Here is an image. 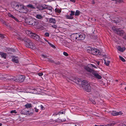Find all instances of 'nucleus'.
<instances>
[{
	"label": "nucleus",
	"instance_id": "f257e3e1",
	"mask_svg": "<svg viewBox=\"0 0 126 126\" xmlns=\"http://www.w3.org/2000/svg\"><path fill=\"white\" fill-rule=\"evenodd\" d=\"M23 41L25 43V46L26 47H30L33 49H35L36 48L35 45L27 38H24L23 39Z\"/></svg>",
	"mask_w": 126,
	"mask_h": 126
},
{
	"label": "nucleus",
	"instance_id": "f03ea898",
	"mask_svg": "<svg viewBox=\"0 0 126 126\" xmlns=\"http://www.w3.org/2000/svg\"><path fill=\"white\" fill-rule=\"evenodd\" d=\"M81 86L83 90L86 92H90L91 90V87L90 84L86 80L82 81Z\"/></svg>",
	"mask_w": 126,
	"mask_h": 126
},
{
	"label": "nucleus",
	"instance_id": "7ed1b4c3",
	"mask_svg": "<svg viewBox=\"0 0 126 126\" xmlns=\"http://www.w3.org/2000/svg\"><path fill=\"white\" fill-rule=\"evenodd\" d=\"M26 33L31 38L34 39L36 40L41 42L39 36L35 33L32 32L30 31L26 30L25 31Z\"/></svg>",
	"mask_w": 126,
	"mask_h": 126
},
{
	"label": "nucleus",
	"instance_id": "20e7f679",
	"mask_svg": "<svg viewBox=\"0 0 126 126\" xmlns=\"http://www.w3.org/2000/svg\"><path fill=\"white\" fill-rule=\"evenodd\" d=\"M74 40H81L85 39V35L82 33H76L73 35Z\"/></svg>",
	"mask_w": 126,
	"mask_h": 126
},
{
	"label": "nucleus",
	"instance_id": "39448f33",
	"mask_svg": "<svg viewBox=\"0 0 126 126\" xmlns=\"http://www.w3.org/2000/svg\"><path fill=\"white\" fill-rule=\"evenodd\" d=\"M112 29L113 31L118 35L122 36L124 33V31L122 30H120L119 29H116L115 27L113 26L112 27Z\"/></svg>",
	"mask_w": 126,
	"mask_h": 126
},
{
	"label": "nucleus",
	"instance_id": "423d86ee",
	"mask_svg": "<svg viewBox=\"0 0 126 126\" xmlns=\"http://www.w3.org/2000/svg\"><path fill=\"white\" fill-rule=\"evenodd\" d=\"M20 4L18 2L13 1L12 2L11 6L13 8L15 9H18L19 7Z\"/></svg>",
	"mask_w": 126,
	"mask_h": 126
},
{
	"label": "nucleus",
	"instance_id": "0eeeda50",
	"mask_svg": "<svg viewBox=\"0 0 126 126\" xmlns=\"http://www.w3.org/2000/svg\"><path fill=\"white\" fill-rule=\"evenodd\" d=\"M21 7L20 9L19 12L22 13H26L28 12V10L26 7L22 4H20L19 7Z\"/></svg>",
	"mask_w": 126,
	"mask_h": 126
},
{
	"label": "nucleus",
	"instance_id": "6e6552de",
	"mask_svg": "<svg viewBox=\"0 0 126 126\" xmlns=\"http://www.w3.org/2000/svg\"><path fill=\"white\" fill-rule=\"evenodd\" d=\"M92 54L94 55H97L99 54L100 53L99 50L94 48H93L92 49Z\"/></svg>",
	"mask_w": 126,
	"mask_h": 126
},
{
	"label": "nucleus",
	"instance_id": "1a4fd4ad",
	"mask_svg": "<svg viewBox=\"0 0 126 126\" xmlns=\"http://www.w3.org/2000/svg\"><path fill=\"white\" fill-rule=\"evenodd\" d=\"M92 74L94 76V77L97 79H100L102 78L101 76L99 75L97 72L95 71H93Z\"/></svg>",
	"mask_w": 126,
	"mask_h": 126
},
{
	"label": "nucleus",
	"instance_id": "9d476101",
	"mask_svg": "<svg viewBox=\"0 0 126 126\" xmlns=\"http://www.w3.org/2000/svg\"><path fill=\"white\" fill-rule=\"evenodd\" d=\"M25 77L21 75L19 76L18 79H14V80L16 81H19L20 82H22L24 80Z\"/></svg>",
	"mask_w": 126,
	"mask_h": 126
},
{
	"label": "nucleus",
	"instance_id": "9b49d317",
	"mask_svg": "<svg viewBox=\"0 0 126 126\" xmlns=\"http://www.w3.org/2000/svg\"><path fill=\"white\" fill-rule=\"evenodd\" d=\"M73 81L77 84L79 85V86H80L81 85L82 82L81 80L78 78H76L74 79Z\"/></svg>",
	"mask_w": 126,
	"mask_h": 126
},
{
	"label": "nucleus",
	"instance_id": "f8f14e48",
	"mask_svg": "<svg viewBox=\"0 0 126 126\" xmlns=\"http://www.w3.org/2000/svg\"><path fill=\"white\" fill-rule=\"evenodd\" d=\"M6 77L7 75L5 74H1L0 75V80H9V79L7 78H6Z\"/></svg>",
	"mask_w": 126,
	"mask_h": 126
},
{
	"label": "nucleus",
	"instance_id": "ddd939ff",
	"mask_svg": "<svg viewBox=\"0 0 126 126\" xmlns=\"http://www.w3.org/2000/svg\"><path fill=\"white\" fill-rule=\"evenodd\" d=\"M122 114V113L121 111L119 112L115 111H113L111 113V114L113 116H116Z\"/></svg>",
	"mask_w": 126,
	"mask_h": 126
},
{
	"label": "nucleus",
	"instance_id": "4468645a",
	"mask_svg": "<svg viewBox=\"0 0 126 126\" xmlns=\"http://www.w3.org/2000/svg\"><path fill=\"white\" fill-rule=\"evenodd\" d=\"M8 16H9L10 17L14 19L17 22H19V21L18 19L16 18L15 16L11 14V13H8Z\"/></svg>",
	"mask_w": 126,
	"mask_h": 126
},
{
	"label": "nucleus",
	"instance_id": "2eb2a0df",
	"mask_svg": "<svg viewBox=\"0 0 126 126\" xmlns=\"http://www.w3.org/2000/svg\"><path fill=\"white\" fill-rule=\"evenodd\" d=\"M41 57L44 58H47V60L49 62L52 63L53 62V61L50 58H48V57L46 55H41Z\"/></svg>",
	"mask_w": 126,
	"mask_h": 126
},
{
	"label": "nucleus",
	"instance_id": "dca6fc26",
	"mask_svg": "<svg viewBox=\"0 0 126 126\" xmlns=\"http://www.w3.org/2000/svg\"><path fill=\"white\" fill-rule=\"evenodd\" d=\"M11 57L12 58V61L13 62L16 63H18V60L16 57L13 56H12Z\"/></svg>",
	"mask_w": 126,
	"mask_h": 126
},
{
	"label": "nucleus",
	"instance_id": "f3484780",
	"mask_svg": "<svg viewBox=\"0 0 126 126\" xmlns=\"http://www.w3.org/2000/svg\"><path fill=\"white\" fill-rule=\"evenodd\" d=\"M49 22L50 23L55 24L56 23V21L55 19L50 18L49 19Z\"/></svg>",
	"mask_w": 126,
	"mask_h": 126
},
{
	"label": "nucleus",
	"instance_id": "a211bd4d",
	"mask_svg": "<svg viewBox=\"0 0 126 126\" xmlns=\"http://www.w3.org/2000/svg\"><path fill=\"white\" fill-rule=\"evenodd\" d=\"M121 52H122L125 50V47H121L120 46H118L117 48Z\"/></svg>",
	"mask_w": 126,
	"mask_h": 126
},
{
	"label": "nucleus",
	"instance_id": "6ab92c4d",
	"mask_svg": "<svg viewBox=\"0 0 126 126\" xmlns=\"http://www.w3.org/2000/svg\"><path fill=\"white\" fill-rule=\"evenodd\" d=\"M24 106L25 108L27 109H29L32 107V105L31 103H27L26 104L24 105Z\"/></svg>",
	"mask_w": 126,
	"mask_h": 126
},
{
	"label": "nucleus",
	"instance_id": "aec40b11",
	"mask_svg": "<svg viewBox=\"0 0 126 126\" xmlns=\"http://www.w3.org/2000/svg\"><path fill=\"white\" fill-rule=\"evenodd\" d=\"M85 69L87 71L90 73H92L94 71V70H93L92 69H91L87 66H86L85 68Z\"/></svg>",
	"mask_w": 126,
	"mask_h": 126
},
{
	"label": "nucleus",
	"instance_id": "412c9836",
	"mask_svg": "<svg viewBox=\"0 0 126 126\" xmlns=\"http://www.w3.org/2000/svg\"><path fill=\"white\" fill-rule=\"evenodd\" d=\"M93 47H89L88 49H87V52L90 53H92V49Z\"/></svg>",
	"mask_w": 126,
	"mask_h": 126
},
{
	"label": "nucleus",
	"instance_id": "4be33fe9",
	"mask_svg": "<svg viewBox=\"0 0 126 126\" xmlns=\"http://www.w3.org/2000/svg\"><path fill=\"white\" fill-rule=\"evenodd\" d=\"M35 17L36 18L38 19H41L43 18V16L40 14H36Z\"/></svg>",
	"mask_w": 126,
	"mask_h": 126
},
{
	"label": "nucleus",
	"instance_id": "5701e85b",
	"mask_svg": "<svg viewBox=\"0 0 126 126\" xmlns=\"http://www.w3.org/2000/svg\"><path fill=\"white\" fill-rule=\"evenodd\" d=\"M0 55L2 58L4 59H5L6 57V54L3 52H0Z\"/></svg>",
	"mask_w": 126,
	"mask_h": 126
},
{
	"label": "nucleus",
	"instance_id": "b1692460",
	"mask_svg": "<svg viewBox=\"0 0 126 126\" xmlns=\"http://www.w3.org/2000/svg\"><path fill=\"white\" fill-rule=\"evenodd\" d=\"M26 110L25 109H22L21 112V113L23 114L26 115L27 114V113L26 112Z\"/></svg>",
	"mask_w": 126,
	"mask_h": 126
},
{
	"label": "nucleus",
	"instance_id": "393cba45",
	"mask_svg": "<svg viewBox=\"0 0 126 126\" xmlns=\"http://www.w3.org/2000/svg\"><path fill=\"white\" fill-rule=\"evenodd\" d=\"M16 38L17 39L21 41L23 40V38L21 36L18 34H17V35H16Z\"/></svg>",
	"mask_w": 126,
	"mask_h": 126
},
{
	"label": "nucleus",
	"instance_id": "a878e982",
	"mask_svg": "<svg viewBox=\"0 0 126 126\" xmlns=\"http://www.w3.org/2000/svg\"><path fill=\"white\" fill-rule=\"evenodd\" d=\"M37 23H33V21H29L28 23V24L29 25H36L37 24Z\"/></svg>",
	"mask_w": 126,
	"mask_h": 126
},
{
	"label": "nucleus",
	"instance_id": "bb28decb",
	"mask_svg": "<svg viewBox=\"0 0 126 126\" xmlns=\"http://www.w3.org/2000/svg\"><path fill=\"white\" fill-rule=\"evenodd\" d=\"M66 18L67 19H72L73 18V17L72 16H71L70 15H66L65 16Z\"/></svg>",
	"mask_w": 126,
	"mask_h": 126
},
{
	"label": "nucleus",
	"instance_id": "cd10ccee",
	"mask_svg": "<svg viewBox=\"0 0 126 126\" xmlns=\"http://www.w3.org/2000/svg\"><path fill=\"white\" fill-rule=\"evenodd\" d=\"M104 63L107 66H108L110 63V61L108 60H104Z\"/></svg>",
	"mask_w": 126,
	"mask_h": 126
},
{
	"label": "nucleus",
	"instance_id": "c85d7f7f",
	"mask_svg": "<svg viewBox=\"0 0 126 126\" xmlns=\"http://www.w3.org/2000/svg\"><path fill=\"white\" fill-rule=\"evenodd\" d=\"M32 90L34 91L32 92V93L34 94H36L37 93V92L38 90V89L34 88L32 89Z\"/></svg>",
	"mask_w": 126,
	"mask_h": 126
},
{
	"label": "nucleus",
	"instance_id": "c756f323",
	"mask_svg": "<svg viewBox=\"0 0 126 126\" xmlns=\"http://www.w3.org/2000/svg\"><path fill=\"white\" fill-rule=\"evenodd\" d=\"M27 7H28L31 8L32 9H34L35 7L32 5L31 4H29L27 5Z\"/></svg>",
	"mask_w": 126,
	"mask_h": 126
},
{
	"label": "nucleus",
	"instance_id": "7c9ffc66",
	"mask_svg": "<svg viewBox=\"0 0 126 126\" xmlns=\"http://www.w3.org/2000/svg\"><path fill=\"white\" fill-rule=\"evenodd\" d=\"M80 13V12L78 10H77L76 11L75 13V15L76 16H78L79 14Z\"/></svg>",
	"mask_w": 126,
	"mask_h": 126
},
{
	"label": "nucleus",
	"instance_id": "2f4dec72",
	"mask_svg": "<svg viewBox=\"0 0 126 126\" xmlns=\"http://www.w3.org/2000/svg\"><path fill=\"white\" fill-rule=\"evenodd\" d=\"M50 27H52L53 28L56 29L57 27V25L55 24H54L53 25L50 24Z\"/></svg>",
	"mask_w": 126,
	"mask_h": 126
},
{
	"label": "nucleus",
	"instance_id": "473e14b6",
	"mask_svg": "<svg viewBox=\"0 0 126 126\" xmlns=\"http://www.w3.org/2000/svg\"><path fill=\"white\" fill-rule=\"evenodd\" d=\"M119 58L123 62H125V60L122 57L119 56Z\"/></svg>",
	"mask_w": 126,
	"mask_h": 126
},
{
	"label": "nucleus",
	"instance_id": "72a5a7b5",
	"mask_svg": "<svg viewBox=\"0 0 126 126\" xmlns=\"http://www.w3.org/2000/svg\"><path fill=\"white\" fill-rule=\"evenodd\" d=\"M55 11L56 12H57L58 13H61V10L59 9H55Z\"/></svg>",
	"mask_w": 126,
	"mask_h": 126
},
{
	"label": "nucleus",
	"instance_id": "f704fd0d",
	"mask_svg": "<svg viewBox=\"0 0 126 126\" xmlns=\"http://www.w3.org/2000/svg\"><path fill=\"white\" fill-rule=\"evenodd\" d=\"M47 43L49 44V45L52 47L54 48L55 47L54 46L53 44H51L49 42H48Z\"/></svg>",
	"mask_w": 126,
	"mask_h": 126
},
{
	"label": "nucleus",
	"instance_id": "c9c22d12",
	"mask_svg": "<svg viewBox=\"0 0 126 126\" xmlns=\"http://www.w3.org/2000/svg\"><path fill=\"white\" fill-rule=\"evenodd\" d=\"M10 113H14L16 114L17 113V112L16 111V110H14L11 111H10Z\"/></svg>",
	"mask_w": 126,
	"mask_h": 126
},
{
	"label": "nucleus",
	"instance_id": "e433bc0d",
	"mask_svg": "<svg viewBox=\"0 0 126 126\" xmlns=\"http://www.w3.org/2000/svg\"><path fill=\"white\" fill-rule=\"evenodd\" d=\"M71 13L70 14V15L71 16H73L75 14H74V13H75L74 11H71Z\"/></svg>",
	"mask_w": 126,
	"mask_h": 126
},
{
	"label": "nucleus",
	"instance_id": "4c0bfd02",
	"mask_svg": "<svg viewBox=\"0 0 126 126\" xmlns=\"http://www.w3.org/2000/svg\"><path fill=\"white\" fill-rule=\"evenodd\" d=\"M45 35L47 37H48L49 36V34L48 32H46L45 34Z\"/></svg>",
	"mask_w": 126,
	"mask_h": 126
},
{
	"label": "nucleus",
	"instance_id": "58836bf2",
	"mask_svg": "<svg viewBox=\"0 0 126 126\" xmlns=\"http://www.w3.org/2000/svg\"><path fill=\"white\" fill-rule=\"evenodd\" d=\"M64 113L62 111H60L59 112L58 114L59 115H60L61 114H63Z\"/></svg>",
	"mask_w": 126,
	"mask_h": 126
},
{
	"label": "nucleus",
	"instance_id": "ea45409f",
	"mask_svg": "<svg viewBox=\"0 0 126 126\" xmlns=\"http://www.w3.org/2000/svg\"><path fill=\"white\" fill-rule=\"evenodd\" d=\"M38 75L39 76H41L43 75V73L42 72L39 73L38 74Z\"/></svg>",
	"mask_w": 126,
	"mask_h": 126
},
{
	"label": "nucleus",
	"instance_id": "a19ab883",
	"mask_svg": "<svg viewBox=\"0 0 126 126\" xmlns=\"http://www.w3.org/2000/svg\"><path fill=\"white\" fill-rule=\"evenodd\" d=\"M90 19H91L92 22H94L95 21V19L94 18H91Z\"/></svg>",
	"mask_w": 126,
	"mask_h": 126
},
{
	"label": "nucleus",
	"instance_id": "79ce46f5",
	"mask_svg": "<svg viewBox=\"0 0 126 126\" xmlns=\"http://www.w3.org/2000/svg\"><path fill=\"white\" fill-rule=\"evenodd\" d=\"M39 107H40L41 108V110H43L44 109V107L42 105H41L40 106H39Z\"/></svg>",
	"mask_w": 126,
	"mask_h": 126
},
{
	"label": "nucleus",
	"instance_id": "37998d69",
	"mask_svg": "<svg viewBox=\"0 0 126 126\" xmlns=\"http://www.w3.org/2000/svg\"><path fill=\"white\" fill-rule=\"evenodd\" d=\"M63 54L65 56H67L68 55V54L66 52H63Z\"/></svg>",
	"mask_w": 126,
	"mask_h": 126
},
{
	"label": "nucleus",
	"instance_id": "c03bdc74",
	"mask_svg": "<svg viewBox=\"0 0 126 126\" xmlns=\"http://www.w3.org/2000/svg\"><path fill=\"white\" fill-rule=\"evenodd\" d=\"M91 102L94 104H95L96 103L95 101L94 100H92L91 101Z\"/></svg>",
	"mask_w": 126,
	"mask_h": 126
},
{
	"label": "nucleus",
	"instance_id": "a18cd8bd",
	"mask_svg": "<svg viewBox=\"0 0 126 126\" xmlns=\"http://www.w3.org/2000/svg\"><path fill=\"white\" fill-rule=\"evenodd\" d=\"M91 65L92 67H93L95 68H97V67H96V66H95V65H94L93 64H91Z\"/></svg>",
	"mask_w": 126,
	"mask_h": 126
},
{
	"label": "nucleus",
	"instance_id": "49530a36",
	"mask_svg": "<svg viewBox=\"0 0 126 126\" xmlns=\"http://www.w3.org/2000/svg\"><path fill=\"white\" fill-rule=\"evenodd\" d=\"M26 112H26L27 113V114H26V115H29V113L30 112V111L29 110H26Z\"/></svg>",
	"mask_w": 126,
	"mask_h": 126
},
{
	"label": "nucleus",
	"instance_id": "de8ad7c7",
	"mask_svg": "<svg viewBox=\"0 0 126 126\" xmlns=\"http://www.w3.org/2000/svg\"><path fill=\"white\" fill-rule=\"evenodd\" d=\"M33 113V112L32 111V110H30V112L29 113V115H31V114H32Z\"/></svg>",
	"mask_w": 126,
	"mask_h": 126
},
{
	"label": "nucleus",
	"instance_id": "09e8293b",
	"mask_svg": "<svg viewBox=\"0 0 126 126\" xmlns=\"http://www.w3.org/2000/svg\"><path fill=\"white\" fill-rule=\"evenodd\" d=\"M118 126H126V125L122 124H120Z\"/></svg>",
	"mask_w": 126,
	"mask_h": 126
},
{
	"label": "nucleus",
	"instance_id": "8fccbe9b",
	"mask_svg": "<svg viewBox=\"0 0 126 126\" xmlns=\"http://www.w3.org/2000/svg\"><path fill=\"white\" fill-rule=\"evenodd\" d=\"M4 37V36L3 35L0 34V38H3Z\"/></svg>",
	"mask_w": 126,
	"mask_h": 126
},
{
	"label": "nucleus",
	"instance_id": "3c124183",
	"mask_svg": "<svg viewBox=\"0 0 126 126\" xmlns=\"http://www.w3.org/2000/svg\"><path fill=\"white\" fill-rule=\"evenodd\" d=\"M34 109L35 110V111L36 112H38V109H36V108H35Z\"/></svg>",
	"mask_w": 126,
	"mask_h": 126
},
{
	"label": "nucleus",
	"instance_id": "603ef678",
	"mask_svg": "<svg viewBox=\"0 0 126 126\" xmlns=\"http://www.w3.org/2000/svg\"><path fill=\"white\" fill-rule=\"evenodd\" d=\"M70 0L73 2L74 3L75 2L76 0Z\"/></svg>",
	"mask_w": 126,
	"mask_h": 126
},
{
	"label": "nucleus",
	"instance_id": "864d4df0",
	"mask_svg": "<svg viewBox=\"0 0 126 126\" xmlns=\"http://www.w3.org/2000/svg\"><path fill=\"white\" fill-rule=\"evenodd\" d=\"M47 8L48 9V10L50 11H51L52 10V8L51 7H49V8Z\"/></svg>",
	"mask_w": 126,
	"mask_h": 126
},
{
	"label": "nucleus",
	"instance_id": "5fc2aeb1",
	"mask_svg": "<svg viewBox=\"0 0 126 126\" xmlns=\"http://www.w3.org/2000/svg\"><path fill=\"white\" fill-rule=\"evenodd\" d=\"M96 63H97V65H99L100 62H96Z\"/></svg>",
	"mask_w": 126,
	"mask_h": 126
},
{
	"label": "nucleus",
	"instance_id": "6e6d98bb",
	"mask_svg": "<svg viewBox=\"0 0 126 126\" xmlns=\"http://www.w3.org/2000/svg\"><path fill=\"white\" fill-rule=\"evenodd\" d=\"M115 124V123H112L111 124V126H113Z\"/></svg>",
	"mask_w": 126,
	"mask_h": 126
},
{
	"label": "nucleus",
	"instance_id": "4d7b16f0",
	"mask_svg": "<svg viewBox=\"0 0 126 126\" xmlns=\"http://www.w3.org/2000/svg\"><path fill=\"white\" fill-rule=\"evenodd\" d=\"M44 39L45 41H46V42H47L48 43V41L47 40L46 38H44Z\"/></svg>",
	"mask_w": 126,
	"mask_h": 126
},
{
	"label": "nucleus",
	"instance_id": "13d9d810",
	"mask_svg": "<svg viewBox=\"0 0 126 126\" xmlns=\"http://www.w3.org/2000/svg\"><path fill=\"white\" fill-rule=\"evenodd\" d=\"M94 126H99L97 125H95Z\"/></svg>",
	"mask_w": 126,
	"mask_h": 126
},
{
	"label": "nucleus",
	"instance_id": "bf43d9fd",
	"mask_svg": "<svg viewBox=\"0 0 126 126\" xmlns=\"http://www.w3.org/2000/svg\"><path fill=\"white\" fill-rule=\"evenodd\" d=\"M0 126H1V125H2L0 123Z\"/></svg>",
	"mask_w": 126,
	"mask_h": 126
},
{
	"label": "nucleus",
	"instance_id": "052dcab7",
	"mask_svg": "<svg viewBox=\"0 0 126 126\" xmlns=\"http://www.w3.org/2000/svg\"><path fill=\"white\" fill-rule=\"evenodd\" d=\"M125 39L126 40V36L125 37Z\"/></svg>",
	"mask_w": 126,
	"mask_h": 126
},
{
	"label": "nucleus",
	"instance_id": "680f3d73",
	"mask_svg": "<svg viewBox=\"0 0 126 126\" xmlns=\"http://www.w3.org/2000/svg\"><path fill=\"white\" fill-rule=\"evenodd\" d=\"M125 89L126 90V87L125 88Z\"/></svg>",
	"mask_w": 126,
	"mask_h": 126
},
{
	"label": "nucleus",
	"instance_id": "e2e57ef3",
	"mask_svg": "<svg viewBox=\"0 0 126 126\" xmlns=\"http://www.w3.org/2000/svg\"><path fill=\"white\" fill-rule=\"evenodd\" d=\"M77 126L76 125H75V126Z\"/></svg>",
	"mask_w": 126,
	"mask_h": 126
},
{
	"label": "nucleus",
	"instance_id": "0e129e2a",
	"mask_svg": "<svg viewBox=\"0 0 126 126\" xmlns=\"http://www.w3.org/2000/svg\"><path fill=\"white\" fill-rule=\"evenodd\" d=\"M22 11H24V10H22Z\"/></svg>",
	"mask_w": 126,
	"mask_h": 126
},
{
	"label": "nucleus",
	"instance_id": "69168bd1",
	"mask_svg": "<svg viewBox=\"0 0 126 126\" xmlns=\"http://www.w3.org/2000/svg\"><path fill=\"white\" fill-rule=\"evenodd\" d=\"M9 80H11V79H9Z\"/></svg>",
	"mask_w": 126,
	"mask_h": 126
}]
</instances>
